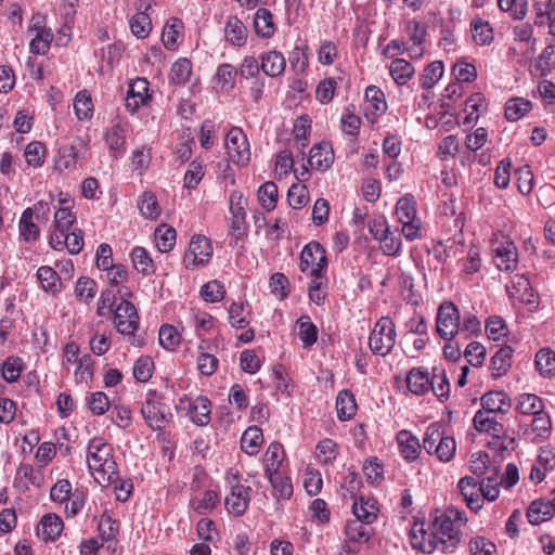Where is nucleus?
Masks as SVG:
<instances>
[{
    "label": "nucleus",
    "mask_w": 555,
    "mask_h": 555,
    "mask_svg": "<svg viewBox=\"0 0 555 555\" xmlns=\"http://www.w3.org/2000/svg\"><path fill=\"white\" fill-rule=\"evenodd\" d=\"M410 542L414 550L424 554H431L436 551L442 553V542L447 533L439 530H429L424 521L414 522L410 530Z\"/></svg>",
    "instance_id": "obj_7"
},
{
    "label": "nucleus",
    "mask_w": 555,
    "mask_h": 555,
    "mask_svg": "<svg viewBox=\"0 0 555 555\" xmlns=\"http://www.w3.org/2000/svg\"><path fill=\"white\" fill-rule=\"evenodd\" d=\"M389 72L398 85H405L414 76L415 68L404 59H395L389 66Z\"/></svg>",
    "instance_id": "obj_38"
},
{
    "label": "nucleus",
    "mask_w": 555,
    "mask_h": 555,
    "mask_svg": "<svg viewBox=\"0 0 555 555\" xmlns=\"http://www.w3.org/2000/svg\"><path fill=\"white\" fill-rule=\"evenodd\" d=\"M396 215L400 222H411L416 218V207L413 197L403 196L396 205Z\"/></svg>",
    "instance_id": "obj_61"
},
{
    "label": "nucleus",
    "mask_w": 555,
    "mask_h": 555,
    "mask_svg": "<svg viewBox=\"0 0 555 555\" xmlns=\"http://www.w3.org/2000/svg\"><path fill=\"white\" fill-rule=\"evenodd\" d=\"M230 212L232 215L231 232L236 238L245 234V199L240 191H232L229 197Z\"/></svg>",
    "instance_id": "obj_16"
},
{
    "label": "nucleus",
    "mask_w": 555,
    "mask_h": 555,
    "mask_svg": "<svg viewBox=\"0 0 555 555\" xmlns=\"http://www.w3.org/2000/svg\"><path fill=\"white\" fill-rule=\"evenodd\" d=\"M22 359L15 356L8 357L1 364V375L8 383L16 382L22 373Z\"/></svg>",
    "instance_id": "obj_57"
},
{
    "label": "nucleus",
    "mask_w": 555,
    "mask_h": 555,
    "mask_svg": "<svg viewBox=\"0 0 555 555\" xmlns=\"http://www.w3.org/2000/svg\"><path fill=\"white\" fill-rule=\"evenodd\" d=\"M141 414L146 425L153 430H162L172 417L170 409L157 399L155 392L146 395Z\"/></svg>",
    "instance_id": "obj_10"
},
{
    "label": "nucleus",
    "mask_w": 555,
    "mask_h": 555,
    "mask_svg": "<svg viewBox=\"0 0 555 555\" xmlns=\"http://www.w3.org/2000/svg\"><path fill=\"white\" fill-rule=\"evenodd\" d=\"M201 295L207 302H219L224 298L225 288L220 281L212 280L202 286Z\"/></svg>",
    "instance_id": "obj_64"
},
{
    "label": "nucleus",
    "mask_w": 555,
    "mask_h": 555,
    "mask_svg": "<svg viewBox=\"0 0 555 555\" xmlns=\"http://www.w3.org/2000/svg\"><path fill=\"white\" fill-rule=\"evenodd\" d=\"M345 534L349 542L365 543L373 534L369 524L361 520H348L345 527Z\"/></svg>",
    "instance_id": "obj_35"
},
{
    "label": "nucleus",
    "mask_w": 555,
    "mask_h": 555,
    "mask_svg": "<svg viewBox=\"0 0 555 555\" xmlns=\"http://www.w3.org/2000/svg\"><path fill=\"white\" fill-rule=\"evenodd\" d=\"M503 430V426L495 418H492L488 415V436H492L493 441L488 440V452L492 451L494 455H499L500 457H504V453L508 451V446L505 443V440H502L500 437V433ZM490 454L488 453V459Z\"/></svg>",
    "instance_id": "obj_29"
},
{
    "label": "nucleus",
    "mask_w": 555,
    "mask_h": 555,
    "mask_svg": "<svg viewBox=\"0 0 555 555\" xmlns=\"http://www.w3.org/2000/svg\"><path fill=\"white\" fill-rule=\"evenodd\" d=\"M158 340L164 349L175 350L181 341V335L175 326L164 324L159 328Z\"/></svg>",
    "instance_id": "obj_59"
},
{
    "label": "nucleus",
    "mask_w": 555,
    "mask_h": 555,
    "mask_svg": "<svg viewBox=\"0 0 555 555\" xmlns=\"http://www.w3.org/2000/svg\"><path fill=\"white\" fill-rule=\"evenodd\" d=\"M378 508L376 501L373 499H364L360 496L352 504V514L354 519L361 520L369 525L373 524L377 519Z\"/></svg>",
    "instance_id": "obj_27"
},
{
    "label": "nucleus",
    "mask_w": 555,
    "mask_h": 555,
    "mask_svg": "<svg viewBox=\"0 0 555 555\" xmlns=\"http://www.w3.org/2000/svg\"><path fill=\"white\" fill-rule=\"evenodd\" d=\"M513 348L504 344L491 357L490 369L494 378L506 374L512 366Z\"/></svg>",
    "instance_id": "obj_25"
},
{
    "label": "nucleus",
    "mask_w": 555,
    "mask_h": 555,
    "mask_svg": "<svg viewBox=\"0 0 555 555\" xmlns=\"http://www.w3.org/2000/svg\"><path fill=\"white\" fill-rule=\"evenodd\" d=\"M63 520L56 514H46L37 526V535L42 541H54L63 531Z\"/></svg>",
    "instance_id": "obj_19"
},
{
    "label": "nucleus",
    "mask_w": 555,
    "mask_h": 555,
    "mask_svg": "<svg viewBox=\"0 0 555 555\" xmlns=\"http://www.w3.org/2000/svg\"><path fill=\"white\" fill-rule=\"evenodd\" d=\"M555 515V507L547 500L532 501L527 509V518L530 524L539 525L550 520Z\"/></svg>",
    "instance_id": "obj_23"
},
{
    "label": "nucleus",
    "mask_w": 555,
    "mask_h": 555,
    "mask_svg": "<svg viewBox=\"0 0 555 555\" xmlns=\"http://www.w3.org/2000/svg\"><path fill=\"white\" fill-rule=\"evenodd\" d=\"M74 109L78 119L87 120L93 116V103L87 90L79 91L74 100Z\"/></svg>",
    "instance_id": "obj_46"
},
{
    "label": "nucleus",
    "mask_w": 555,
    "mask_h": 555,
    "mask_svg": "<svg viewBox=\"0 0 555 555\" xmlns=\"http://www.w3.org/2000/svg\"><path fill=\"white\" fill-rule=\"evenodd\" d=\"M87 465L95 481L102 487L118 480L114 449L102 437H94L88 442Z\"/></svg>",
    "instance_id": "obj_1"
},
{
    "label": "nucleus",
    "mask_w": 555,
    "mask_h": 555,
    "mask_svg": "<svg viewBox=\"0 0 555 555\" xmlns=\"http://www.w3.org/2000/svg\"><path fill=\"white\" fill-rule=\"evenodd\" d=\"M150 100L149 81L145 78H137L130 82L125 99L128 112L135 113L141 106L147 105Z\"/></svg>",
    "instance_id": "obj_15"
},
{
    "label": "nucleus",
    "mask_w": 555,
    "mask_h": 555,
    "mask_svg": "<svg viewBox=\"0 0 555 555\" xmlns=\"http://www.w3.org/2000/svg\"><path fill=\"white\" fill-rule=\"evenodd\" d=\"M486 454L481 451L472 454L469 469L474 476H464L457 482V489L466 503V506L478 512L483 507L486 500V488L483 475L486 474Z\"/></svg>",
    "instance_id": "obj_2"
},
{
    "label": "nucleus",
    "mask_w": 555,
    "mask_h": 555,
    "mask_svg": "<svg viewBox=\"0 0 555 555\" xmlns=\"http://www.w3.org/2000/svg\"><path fill=\"white\" fill-rule=\"evenodd\" d=\"M511 400L504 391H488V415L506 414L511 410Z\"/></svg>",
    "instance_id": "obj_51"
},
{
    "label": "nucleus",
    "mask_w": 555,
    "mask_h": 555,
    "mask_svg": "<svg viewBox=\"0 0 555 555\" xmlns=\"http://www.w3.org/2000/svg\"><path fill=\"white\" fill-rule=\"evenodd\" d=\"M105 142L109 150H114L118 153L125 151V131L119 124H114L105 132Z\"/></svg>",
    "instance_id": "obj_60"
},
{
    "label": "nucleus",
    "mask_w": 555,
    "mask_h": 555,
    "mask_svg": "<svg viewBox=\"0 0 555 555\" xmlns=\"http://www.w3.org/2000/svg\"><path fill=\"white\" fill-rule=\"evenodd\" d=\"M176 230L167 224H160L155 230L156 246L160 253L170 251L176 245Z\"/></svg>",
    "instance_id": "obj_41"
},
{
    "label": "nucleus",
    "mask_w": 555,
    "mask_h": 555,
    "mask_svg": "<svg viewBox=\"0 0 555 555\" xmlns=\"http://www.w3.org/2000/svg\"><path fill=\"white\" fill-rule=\"evenodd\" d=\"M225 40L235 47H243L247 41V28L237 16H230L224 26Z\"/></svg>",
    "instance_id": "obj_24"
},
{
    "label": "nucleus",
    "mask_w": 555,
    "mask_h": 555,
    "mask_svg": "<svg viewBox=\"0 0 555 555\" xmlns=\"http://www.w3.org/2000/svg\"><path fill=\"white\" fill-rule=\"evenodd\" d=\"M466 519L463 517V513L454 507L449 506L444 512L436 513L433 521L426 527L429 530H439L447 533L446 540L440 543L442 546V553H453L461 541L460 528L465 524Z\"/></svg>",
    "instance_id": "obj_3"
},
{
    "label": "nucleus",
    "mask_w": 555,
    "mask_h": 555,
    "mask_svg": "<svg viewBox=\"0 0 555 555\" xmlns=\"http://www.w3.org/2000/svg\"><path fill=\"white\" fill-rule=\"evenodd\" d=\"M399 452L406 462H414L421 454L422 444L410 430L402 429L396 437Z\"/></svg>",
    "instance_id": "obj_18"
},
{
    "label": "nucleus",
    "mask_w": 555,
    "mask_h": 555,
    "mask_svg": "<svg viewBox=\"0 0 555 555\" xmlns=\"http://www.w3.org/2000/svg\"><path fill=\"white\" fill-rule=\"evenodd\" d=\"M336 412L339 421L351 420L357 412V403L351 391L340 390L336 397Z\"/></svg>",
    "instance_id": "obj_33"
},
{
    "label": "nucleus",
    "mask_w": 555,
    "mask_h": 555,
    "mask_svg": "<svg viewBox=\"0 0 555 555\" xmlns=\"http://www.w3.org/2000/svg\"><path fill=\"white\" fill-rule=\"evenodd\" d=\"M430 389H433L435 396L440 401H444L449 398L450 383L449 379L447 378L444 370L434 367L433 376L430 378Z\"/></svg>",
    "instance_id": "obj_43"
},
{
    "label": "nucleus",
    "mask_w": 555,
    "mask_h": 555,
    "mask_svg": "<svg viewBox=\"0 0 555 555\" xmlns=\"http://www.w3.org/2000/svg\"><path fill=\"white\" fill-rule=\"evenodd\" d=\"M406 31L409 41H406L408 46L404 48L405 53H408L411 59H421L425 53V26L421 22L412 20L406 25Z\"/></svg>",
    "instance_id": "obj_17"
},
{
    "label": "nucleus",
    "mask_w": 555,
    "mask_h": 555,
    "mask_svg": "<svg viewBox=\"0 0 555 555\" xmlns=\"http://www.w3.org/2000/svg\"><path fill=\"white\" fill-rule=\"evenodd\" d=\"M397 332L391 318L380 317L369 336V346L374 354L386 357L396 345Z\"/></svg>",
    "instance_id": "obj_6"
},
{
    "label": "nucleus",
    "mask_w": 555,
    "mask_h": 555,
    "mask_svg": "<svg viewBox=\"0 0 555 555\" xmlns=\"http://www.w3.org/2000/svg\"><path fill=\"white\" fill-rule=\"evenodd\" d=\"M284 459V449L283 446L279 442H272L268 447L263 463H264V470L266 475L274 472L280 470V465L282 464Z\"/></svg>",
    "instance_id": "obj_40"
},
{
    "label": "nucleus",
    "mask_w": 555,
    "mask_h": 555,
    "mask_svg": "<svg viewBox=\"0 0 555 555\" xmlns=\"http://www.w3.org/2000/svg\"><path fill=\"white\" fill-rule=\"evenodd\" d=\"M211 403L207 397L198 396L195 398L190 406L189 414L194 424L205 426L210 422Z\"/></svg>",
    "instance_id": "obj_28"
},
{
    "label": "nucleus",
    "mask_w": 555,
    "mask_h": 555,
    "mask_svg": "<svg viewBox=\"0 0 555 555\" xmlns=\"http://www.w3.org/2000/svg\"><path fill=\"white\" fill-rule=\"evenodd\" d=\"M138 208L141 215L147 219H156L160 215V206L152 192H144L140 196Z\"/></svg>",
    "instance_id": "obj_50"
},
{
    "label": "nucleus",
    "mask_w": 555,
    "mask_h": 555,
    "mask_svg": "<svg viewBox=\"0 0 555 555\" xmlns=\"http://www.w3.org/2000/svg\"><path fill=\"white\" fill-rule=\"evenodd\" d=\"M114 324L119 334L127 338V341L134 347H141L144 344L142 335L138 334L140 327V317L135 306L128 299H121L114 312Z\"/></svg>",
    "instance_id": "obj_4"
},
{
    "label": "nucleus",
    "mask_w": 555,
    "mask_h": 555,
    "mask_svg": "<svg viewBox=\"0 0 555 555\" xmlns=\"http://www.w3.org/2000/svg\"><path fill=\"white\" fill-rule=\"evenodd\" d=\"M224 146L232 163L245 167L250 160V146L247 135L240 127H232L224 139Z\"/></svg>",
    "instance_id": "obj_11"
},
{
    "label": "nucleus",
    "mask_w": 555,
    "mask_h": 555,
    "mask_svg": "<svg viewBox=\"0 0 555 555\" xmlns=\"http://www.w3.org/2000/svg\"><path fill=\"white\" fill-rule=\"evenodd\" d=\"M33 218H34V210H33V208L28 207L23 211L20 222H18L20 237H21V240H23L27 243L36 242L40 235V229L33 221Z\"/></svg>",
    "instance_id": "obj_30"
},
{
    "label": "nucleus",
    "mask_w": 555,
    "mask_h": 555,
    "mask_svg": "<svg viewBox=\"0 0 555 555\" xmlns=\"http://www.w3.org/2000/svg\"><path fill=\"white\" fill-rule=\"evenodd\" d=\"M300 271L310 276H320L327 268L325 249L318 242L308 243L300 253Z\"/></svg>",
    "instance_id": "obj_13"
},
{
    "label": "nucleus",
    "mask_w": 555,
    "mask_h": 555,
    "mask_svg": "<svg viewBox=\"0 0 555 555\" xmlns=\"http://www.w3.org/2000/svg\"><path fill=\"white\" fill-rule=\"evenodd\" d=\"M338 454V446L337 443L330 439L325 438L317 444L315 448V456L318 461L322 464L333 463Z\"/></svg>",
    "instance_id": "obj_55"
},
{
    "label": "nucleus",
    "mask_w": 555,
    "mask_h": 555,
    "mask_svg": "<svg viewBox=\"0 0 555 555\" xmlns=\"http://www.w3.org/2000/svg\"><path fill=\"white\" fill-rule=\"evenodd\" d=\"M298 337L301 340L302 348L310 349L318 339V327L311 321L309 315H301L296 322Z\"/></svg>",
    "instance_id": "obj_32"
},
{
    "label": "nucleus",
    "mask_w": 555,
    "mask_h": 555,
    "mask_svg": "<svg viewBox=\"0 0 555 555\" xmlns=\"http://www.w3.org/2000/svg\"><path fill=\"white\" fill-rule=\"evenodd\" d=\"M254 26L257 35L263 38H270L275 31L273 16L271 12L264 8L257 10L254 18Z\"/></svg>",
    "instance_id": "obj_39"
},
{
    "label": "nucleus",
    "mask_w": 555,
    "mask_h": 555,
    "mask_svg": "<svg viewBox=\"0 0 555 555\" xmlns=\"http://www.w3.org/2000/svg\"><path fill=\"white\" fill-rule=\"evenodd\" d=\"M506 322L499 315L488 318V340L500 341L508 336Z\"/></svg>",
    "instance_id": "obj_62"
},
{
    "label": "nucleus",
    "mask_w": 555,
    "mask_h": 555,
    "mask_svg": "<svg viewBox=\"0 0 555 555\" xmlns=\"http://www.w3.org/2000/svg\"><path fill=\"white\" fill-rule=\"evenodd\" d=\"M88 142L81 137H75L69 144H63L57 149L54 168L57 171H75L78 162L86 157Z\"/></svg>",
    "instance_id": "obj_8"
},
{
    "label": "nucleus",
    "mask_w": 555,
    "mask_h": 555,
    "mask_svg": "<svg viewBox=\"0 0 555 555\" xmlns=\"http://www.w3.org/2000/svg\"><path fill=\"white\" fill-rule=\"evenodd\" d=\"M334 162L333 150L327 142L314 144L309 153L308 163L311 168L326 170Z\"/></svg>",
    "instance_id": "obj_20"
},
{
    "label": "nucleus",
    "mask_w": 555,
    "mask_h": 555,
    "mask_svg": "<svg viewBox=\"0 0 555 555\" xmlns=\"http://www.w3.org/2000/svg\"><path fill=\"white\" fill-rule=\"evenodd\" d=\"M233 480L235 483L231 482V490L225 496L224 505L230 514L242 516L249 506L253 490L249 486L242 485L236 476Z\"/></svg>",
    "instance_id": "obj_14"
},
{
    "label": "nucleus",
    "mask_w": 555,
    "mask_h": 555,
    "mask_svg": "<svg viewBox=\"0 0 555 555\" xmlns=\"http://www.w3.org/2000/svg\"><path fill=\"white\" fill-rule=\"evenodd\" d=\"M37 33L29 43V50L34 54H46L53 40V33L50 28L35 26Z\"/></svg>",
    "instance_id": "obj_44"
},
{
    "label": "nucleus",
    "mask_w": 555,
    "mask_h": 555,
    "mask_svg": "<svg viewBox=\"0 0 555 555\" xmlns=\"http://www.w3.org/2000/svg\"><path fill=\"white\" fill-rule=\"evenodd\" d=\"M544 409L543 401L533 393H522L518 398L517 410L521 414L535 415Z\"/></svg>",
    "instance_id": "obj_49"
},
{
    "label": "nucleus",
    "mask_w": 555,
    "mask_h": 555,
    "mask_svg": "<svg viewBox=\"0 0 555 555\" xmlns=\"http://www.w3.org/2000/svg\"><path fill=\"white\" fill-rule=\"evenodd\" d=\"M461 314L457 307L449 300L442 301L437 310L436 331L444 340H452L460 333Z\"/></svg>",
    "instance_id": "obj_9"
},
{
    "label": "nucleus",
    "mask_w": 555,
    "mask_h": 555,
    "mask_svg": "<svg viewBox=\"0 0 555 555\" xmlns=\"http://www.w3.org/2000/svg\"><path fill=\"white\" fill-rule=\"evenodd\" d=\"M192 74V63L185 57L177 60L170 70V80L175 85H184Z\"/></svg>",
    "instance_id": "obj_53"
},
{
    "label": "nucleus",
    "mask_w": 555,
    "mask_h": 555,
    "mask_svg": "<svg viewBox=\"0 0 555 555\" xmlns=\"http://www.w3.org/2000/svg\"><path fill=\"white\" fill-rule=\"evenodd\" d=\"M260 205L270 211L275 208L278 203V186L273 181H267L261 184L257 192Z\"/></svg>",
    "instance_id": "obj_47"
},
{
    "label": "nucleus",
    "mask_w": 555,
    "mask_h": 555,
    "mask_svg": "<svg viewBox=\"0 0 555 555\" xmlns=\"http://www.w3.org/2000/svg\"><path fill=\"white\" fill-rule=\"evenodd\" d=\"M444 73V65L441 61H434L427 65L421 75V87L429 90L441 79Z\"/></svg>",
    "instance_id": "obj_42"
},
{
    "label": "nucleus",
    "mask_w": 555,
    "mask_h": 555,
    "mask_svg": "<svg viewBox=\"0 0 555 555\" xmlns=\"http://www.w3.org/2000/svg\"><path fill=\"white\" fill-rule=\"evenodd\" d=\"M273 489V495L278 500H288L293 494L291 478L281 470L266 475Z\"/></svg>",
    "instance_id": "obj_34"
},
{
    "label": "nucleus",
    "mask_w": 555,
    "mask_h": 555,
    "mask_svg": "<svg viewBox=\"0 0 555 555\" xmlns=\"http://www.w3.org/2000/svg\"><path fill=\"white\" fill-rule=\"evenodd\" d=\"M535 367L544 377L555 374V352L548 349H541L535 354Z\"/></svg>",
    "instance_id": "obj_54"
},
{
    "label": "nucleus",
    "mask_w": 555,
    "mask_h": 555,
    "mask_svg": "<svg viewBox=\"0 0 555 555\" xmlns=\"http://www.w3.org/2000/svg\"><path fill=\"white\" fill-rule=\"evenodd\" d=\"M131 33L137 38H145L150 34L152 29V23L150 16L144 12H139L134 14L130 22Z\"/></svg>",
    "instance_id": "obj_63"
},
{
    "label": "nucleus",
    "mask_w": 555,
    "mask_h": 555,
    "mask_svg": "<svg viewBox=\"0 0 555 555\" xmlns=\"http://www.w3.org/2000/svg\"><path fill=\"white\" fill-rule=\"evenodd\" d=\"M46 152L43 143L39 141L28 143L24 151L26 163L34 168L41 167L44 163Z\"/></svg>",
    "instance_id": "obj_52"
},
{
    "label": "nucleus",
    "mask_w": 555,
    "mask_h": 555,
    "mask_svg": "<svg viewBox=\"0 0 555 555\" xmlns=\"http://www.w3.org/2000/svg\"><path fill=\"white\" fill-rule=\"evenodd\" d=\"M430 378L427 371L413 367L406 376L408 388L414 395H424L430 389Z\"/></svg>",
    "instance_id": "obj_31"
},
{
    "label": "nucleus",
    "mask_w": 555,
    "mask_h": 555,
    "mask_svg": "<svg viewBox=\"0 0 555 555\" xmlns=\"http://www.w3.org/2000/svg\"><path fill=\"white\" fill-rule=\"evenodd\" d=\"M237 74L238 72L233 65L224 63L218 66L215 77L222 90H231L234 88Z\"/></svg>",
    "instance_id": "obj_58"
},
{
    "label": "nucleus",
    "mask_w": 555,
    "mask_h": 555,
    "mask_svg": "<svg viewBox=\"0 0 555 555\" xmlns=\"http://www.w3.org/2000/svg\"><path fill=\"white\" fill-rule=\"evenodd\" d=\"M486 98L481 92L472 94L465 102L463 125L473 128L486 111Z\"/></svg>",
    "instance_id": "obj_21"
},
{
    "label": "nucleus",
    "mask_w": 555,
    "mask_h": 555,
    "mask_svg": "<svg viewBox=\"0 0 555 555\" xmlns=\"http://www.w3.org/2000/svg\"><path fill=\"white\" fill-rule=\"evenodd\" d=\"M37 280L40 282L41 288L53 296L57 295L62 291V282L61 278L59 276L57 272L49 267V266H41L37 270Z\"/></svg>",
    "instance_id": "obj_26"
},
{
    "label": "nucleus",
    "mask_w": 555,
    "mask_h": 555,
    "mask_svg": "<svg viewBox=\"0 0 555 555\" xmlns=\"http://www.w3.org/2000/svg\"><path fill=\"white\" fill-rule=\"evenodd\" d=\"M532 108V103L524 98L511 99L505 105V116L509 121H517Z\"/></svg>",
    "instance_id": "obj_45"
},
{
    "label": "nucleus",
    "mask_w": 555,
    "mask_h": 555,
    "mask_svg": "<svg viewBox=\"0 0 555 555\" xmlns=\"http://www.w3.org/2000/svg\"><path fill=\"white\" fill-rule=\"evenodd\" d=\"M492 261L500 271L513 272L518 266V249L504 232L496 231L490 238Z\"/></svg>",
    "instance_id": "obj_5"
},
{
    "label": "nucleus",
    "mask_w": 555,
    "mask_h": 555,
    "mask_svg": "<svg viewBox=\"0 0 555 555\" xmlns=\"http://www.w3.org/2000/svg\"><path fill=\"white\" fill-rule=\"evenodd\" d=\"M263 441V435L260 428L257 426L248 427L241 437V449L249 454L254 455L259 451V448Z\"/></svg>",
    "instance_id": "obj_37"
},
{
    "label": "nucleus",
    "mask_w": 555,
    "mask_h": 555,
    "mask_svg": "<svg viewBox=\"0 0 555 555\" xmlns=\"http://www.w3.org/2000/svg\"><path fill=\"white\" fill-rule=\"evenodd\" d=\"M96 289L98 287L94 280L87 276H81L77 280L74 292L75 296L79 300L88 304L94 298Z\"/></svg>",
    "instance_id": "obj_56"
},
{
    "label": "nucleus",
    "mask_w": 555,
    "mask_h": 555,
    "mask_svg": "<svg viewBox=\"0 0 555 555\" xmlns=\"http://www.w3.org/2000/svg\"><path fill=\"white\" fill-rule=\"evenodd\" d=\"M260 61L261 70L272 78L281 76L286 67L284 55L275 50L261 54Z\"/></svg>",
    "instance_id": "obj_22"
},
{
    "label": "nucleus",
    "mask_w": 555,
    "mask_h": 555,
    "mask_svg": "<svg viewBox=\"0 0 555 555\" xmlns=\"http://www.w3.org/2000/svg\"><path fill=\"white\" fill-rule=\"evenodd\" d=\"M444 437L446 434L442 425L433 423L425 430L422 448H424L428 454H433L434 450Z\"/></svg>",
    "instance_id": "obj_48"
},
{
    "label": "nucleus",
    "mask_w": 555,
    "mask_h": 555,
    "mask_svg": "<svg viewBox=\"0 0 555 555\" xmlns=\"http://www.w3.org/2000/svg\"><path fill=\"white\" fill-rule=\"evenodd\" d=\"M212 256L211 242L205 235H193L183 256V264L189 270L206 266Z\"/></svg>",
    "instance_id": "obj_12"
},
{
    "label": "nucleus",
    "mask_w": 555,
    "mask_h": 555,
    "mask_svg": "<svg viewBox=\"0 0 555 555\" xmlns=\"http://www.w3.org/2000/svg\"><path fill=\"white\" fill-rule=\"evenodd\" d=\"M130 257L133 268L138 272H140L144 276L154 274L155 266L145 248L140 246L134 247L130 254Z\"/></svg>",
    "instance_id": "obj_36"
}]
</instances>
